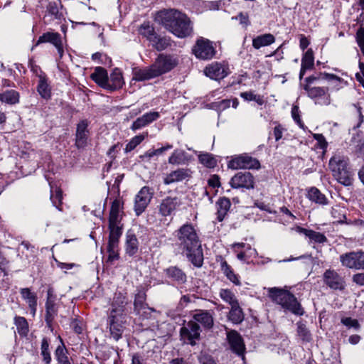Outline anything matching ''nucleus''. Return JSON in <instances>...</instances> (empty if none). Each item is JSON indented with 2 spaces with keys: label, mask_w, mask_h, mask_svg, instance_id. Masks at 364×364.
Here are the masks:
<instances>
[{
  "label": "nucleus",
  "mask_w": 364,
  "mask_h": 364,
  "mask_svg": "<svg viewBox=\"0 0 364 364\" xmlns=\"http://www.w3.org/2000/svg\"><path fill=\"white\" fill-rule=\"evenodd\" d=\"M341 323L348 328H353L358 330L360 328V324L356 319H353L350 317H345L341 318Z\"/></svg>",
  "instance_id": "59"
},
{
  "label": "nucleus",
  "mask_w": 364,
  "mask_h": 364,
  "mask_svg": "<svg viewBox=\"0 0 364 364\" xmlns=\"http://www.w3.org/2000/svg\"><path fill=\"white\" fill-rule=\"evenodd\" d=\"M307 197L310 200L320 205H326L327 203V198L325 195L321 193V191L315 187H312L309 189Z\"/></svg>",
  "instance_id": "39"
},
{
  "label": "nucleus",
  "mask_w": 364,
  "mask_h": 364,
  "mask_svg": "<svg viewBox=\"0 0 364 364\" xmlns=\"http://www.w3.org/2000/svg\"><path fill=\"white\" fill-rule=\"evenodd\" d=\"M348 163L349 159L347 156L338 154L330 159L328 166L332 174H334V168L337 169L339 168L338 171L340 172L350 168Z\"/></svg>",
  "instance_id": "20"
},
{
  "label": "nucleus",
  "mask_w": 364,
  "mask_h": 364,
  "mask_svg": "<svg viewBox=\"0 0 364 364\" xmlns=\"http://www.w3.org/2000/svg\"><path fill=\"white\" fill-rule=\"evenodd\" d=\"M228 319L235 324H239L244 320V314L239 304L231 306Z\"/></svg>",
  "instance_id": "37"
},
{
  "label": "nucleus",
  "mask_w": 364,
  "mask_h": 364,
  "mask_svg": "<svg viewBox=\"0 0 364 364\" xmlns=\"http://www.w3.org/2000/svg\"><path fill=\"white\" fill-rule=\"evenodd\" d=\"M181 204V200L178 197L166 196L161 200L158 206L159 213L164 217L170 216Z\"/></svg>",
  "instance_id": "13"
},
{
  "label": "nucleus",
  "mask_w": 364,
  "mask_h": 364,
  "mask_svg": "<svg viewBox=\"0 0 364 364\" xmlns=\"http://www.w3.org/2000/svg\"><path fill=\"white\" fill-rule=\"evenodd\" d=\"M88 123L86 120L80 121L77 125L75 133V146L78 149L84 148L87 145L88 136Z\"/></svg>",
  "instance_id": "18"
},
{
  "label": "nucleus",
  "mask_w": 364,
  "mask_h": 364,
  "mask_svg": "<svg viewBox=\"0 0 364 364\" xmlns=\"http://www.w3.org/2000/svg\"><path fill=\"white\" fill-rule=\"evenodd\" d=\"M61 40L60 35L58 33L47 32L41 36L34 46H37L41 43H50L53 46L58 45Z\"/></svg>",
  "instance_id": "36"
},
{
  "label": "nucleus",
  "mask_w": 364,
  "mask_h": 364,
  "mask_svg": "<svg viewBox=\"0 0 364 364\" xmlns=\"http://www.w3.org/2000/svg\"><path fill=\"white\" fill-rule=\"evenodd\" d=\"M166 276L178 284H184L186 282V274L177 267H170L164 270Z\"/></svg>",
  "instance_id": "24"
},
{
  "label": "nucleus",
  "mask_w": 364,
  "mask_h": 364,
  "mask_svg": "<svg viewBox=\"0 0 364 364\" xmlns=\"http://www.w3.org/2000/svg\"><path fill=\"white\" fill-rule=\"evenodd\" d=\"M139 249V242L136 235L128 232L127 235L125 250L129 256H134L136 254Z\"/></svg>",
  "instance_id": "31"
},
{
  "label": "nucleus",
  "mask_w": 364,
  "mask_h": 364,
  "mask_svg": "<svg viewBox=\"0 0 364 364\" xmlns=\"http://www.w3.org/2000/svg\"><path fill=\"white\" fill-rule=\"evenodd\" d=\"M180 333L185 342L191 345H195L196 341L198 340L200 338V326L197 323L190 321L186 326H183L181 328Z\"/></svg>",
  "instance_id": "14"
},
{
  "label": "nucleus",
  "mask_w": 364,
  "mask_h": 364,
  "mask_svg": "<svg viewBox=\"0 0 364 364\" xmlns=\"http://www.w3.org/2000/svg\"><path fill=\"white\" fill-rule=\"evenodd\" d=\"M20 95L14 90H6L0 93V102L9 105H16L19 102Z\"/></svg>",
  "instance_id": "34"
},
{
  "label": "nucleus",
  "mask_w": 364,
  "mask_h": 364,
  "mask_svg": "<svg viewBox=\"0 0 364 364\" xmlns=\"http://www.w3.org/2000/svg\"><path fill=\"white\" fill-rule=\"evenodd\" d=\"M231 205L230 200L228 198H221L216 202L217 220L221 222L224 220Z\"/></svg>",
  "instance_id": "30"
},
{
  "label": "nucleus",
  "mask_w": 364,
  "mask_h": 364,
  "mask_svg": "<svg viewBox=\"0 0 364 364\" xmlns=\"http://www.w3.org/2000/svg\"><path fill=\"white\" fill-rule=\"evenodd\" d=\"M275 41L274 36L271 33L258 36L252 40V46L255 49L271 45Z\"/></svg>",
  "instance_id": "33"
},
{
  "label": "nucleus",
  "mask_w": 364,
  "mask_h": 364,
  "mask_svg": "<svg viewBox=\"0 0 364 364\" xmlns=\"http://www.w3.org/2000/svg\"><path fill=\"white\" fill-rule=\"evenodd\" d=\"M144 139V136L141 134L134 136L126 145L125 151L129 152L134 150Z\"/></svg>",
  "instance_id": "56"
},
{
  "label": "nucleus",
  "mask_w": 364,
  "mask_h": 364,
  "mask_svg": "<svg viewBox=\"0 0 364 364\" xmlns=\"http://www.w3.org/2000/svg\"><path fill=\"white\" fill-rule=\"evenodd\" d=\"M90 77L99 86L106 90L108 80L107 70L102 67H96Z\"/></svg>",
  "instance_id": "28"
},
{
  "label": "nucleus",
  "mask_w": 364,
  "mask_h": 364,
  "mask_svg": "<svg viewBox=\"0 0 364 364\" xmlns=\"http://www.w3.org/2000/svg\"><path fill=\"white\" fill-rule=\"evenodd\" d=\"M154 20L178 38H184L191 36L193 33L191 20L178 10H161L156 14Z\"/></svg>",
  "instance_id": "2"
},
{
  "label": "nucleus",
  "mask_w": 364,
  "mask_h": 364,
  "mask_svg": "<svg viewBox=\"0 0 364 364\" xmlns=\"http://www.w3.org/2000/svg\"><path fill=\"white\" fill-rule=\"evenodd\" d=\"M119 210L120 201L116 199L112 202L111 205L109 217V223H111V225L119 223Z\"/></svg>",
  "instance_id": "41"
},
{
  "label": "nucleus",
  "mask_w": 364,
  "mask_h": 364,
  "mask_svg": "<svg viewBox=\"0 0 364 364\" xmlns=\"http://www.w3.org/2000/svg\"><path fill=\"white\" fill-rule=\"evenodd\" d=\"M343 266L349 269H364V252L353 251L340 256Z\"/></svg>",
  "instance_id": "6"
},
{
  "label": "nucleus",
  "mask_w": 364,
  "mask_h": 364,
  "mask_svg": "<svg viewBox=\"0 0 364 364\" xmlns=\"http://www.w3.org/2000/svg\"><path fill=\"white\" fill-rule=\"evenodd\" d=\"M160 117L158 112H150L143 114L141 117L137 118L132 124L131 129L136 131L140 129L151 122L157 120Z\"/></svg>",
  "instance_id": "19"
},
{
  "label": "nucleus",
  "mask_w": 364,
  "mask_h": 364,
  "mask_svg": "<svg viewBox=\"0 0 364 364\" xmlns=\"http://www.w3.org/2000/svg\"><path fill=\"white\" fill-rule=\"evenodd\" d=\"M107 250L108 252L107 262H112L119 258V242H108Z\"/></svg>",
  "instance_id": "45"
},
{
  "label": "nucleus",
  "mask_w": 364,
  "mask_h": 364,
  "mask_svg": "<svg viewBox=\"0 0 364 364\" xmlns=\"http://www.w3.org/2000/svg\"><path fill=\"white\" fill-rule=\"evenodd\" d=\"M156 77L152 65L145 68H134L133 70V80L136 81H144Z\"/></svg>",
  "instance_id": "26"
},
{
  "label": "nucleus",
  "mask_w": 364,
  "mask_h": 364,
  "mask_svg": "<svg viewBox=\"0 0 364 364\" xmlns=\"http://www.w3.org/2000/svg\"><path fill=\"white\" fill-rule=\"evenodd\" d=\"M227 340L230 350L238 356L244 358L245 345L240 334L235 330L228 331Z\"/></svg>",
  "instance_id": "12"
},
{
  "label": "nucleus",
  "mask_w": 364,
  "mask_h": 364,
  "mask_svg": "<svg viewBox=\"0 0 364 364\" xmlns=\"http://www.w3.org/2000/svg\"><path fill=\"white\" fill-rule=\"evenodd\" d=\"M269 296L281 305L284 309H288L296 315H303L304 310L296 297L288 291L282 290L276 287L269 288L268 290Z\"/></svg>",
  "instance_id": "4"
},
{
  "label": "nucleus",
  "mask_w": 364,
  "mask_h": 364,
  "mask_svg": "<svg viewBox=\"0 0 364 364\" xmlns=\"http://www.w3.org/2000/svg\"><path fill=\"white\" fill-rule=\"evenodd\" d=\"M220 297L230 306L239 304L235 294L228 289H221L219 292Z\"/></svg>",
  "instance_id": "42"
},
{
  "label": "nucleus",
  "mask_w": 364,
  "mask_h": 364,
  "mask_svg": "<svg viewBox=\"0 0 364 364\" xmlns=\"http://www.w3.org/2000/svg\"><path fill=\"white\" fill-rule=\"evenodd\" d=\"M230 184V186L235 189H253L255 188V177L250 172L240 171L232 177Z\"/></svg>",
  "instance_id": "8"
},
{
  "label": "nucleus",
  "mask_w": 364,
  "mask_h": 364,
  "mask_svg": "<svg viewBox=\"0 0 364 364\" xmlns=\"http://www.w3.org/2000/svg\"><path fill=\"white\" fill-rule=\"evenodd\" d=\"M15 324L17 328L18 333L21 336H26L28 332V325L24 317L16 316L15 318Z\"/></svg>",
  "instance_id": "49"
},
{
  "label": "nucleus",
  "mask_w": 364,
  "mask_h": 364,
  "mask_svg": "<svg viewBox=\"0 0 364 364\" xmlns=\"http://www.w3.org/2000/svg\"><path fill=\"white\" fill-rule=\"evenodd\" d=\"M191 176V171L188 168H178L166 174L164 178V183L170 185L184 180H188Z\"/></svg>",
  "instance_id": "15"
},
{
  "label": "nucleus",
  "mask_w": 364,
  "mask_h": 364,
  "mask_svg": "<svg viewBox=\"0 0 364 364\" xmlns=\"http://www.w3.org/2000/svg\"><path fill=\"white\" fill-rule=\"evenodd\" d=\"M62 199V191L60 188H56V189L55 190V194L53 193V191L51 190L50 200L53 205L55 206L60 210H61L60 208V205L61 204Z\"/></svg>",
  "instance_id": "57"
},
{
  "label": "nucleus",
  "mask_w": 364,
  "mask_h": 364,
  "mask_svg": "<svg viewBox=\"0 0 364 364\" xmlns=\"http://www.w3.org/2000/svg\"><path fill=\"white\" fill-rule=\"evenodd\" d=\"M58 314V306L55 300H49L46 302L45 320L48 326H50L55 316Z\"/></svg>",
  "instance_id": "32"
},
{
  "label": "nucleus",
  "mask_w": 364,
  "mask_h": 364,
  "mask_svg": "<svg viewBox=\"0 0 364 364\" xmlns=\"http://www.w3.org/2000/svg\"><path fill=\"white\" fill-rule=\"evenodd\" d=\"M55 357L59 364H71L68 356V351L64 346H58L55 351Z\"/></svg>",
  "instance_id": "43"
},
{
  "label": "nucleus",
  "mask_w": 364,
  "mask_h": 364,
  "mask_svg": "<svg viewBox=\"0 0 364 364\" xmlns=\"http://www.w3.org/2000/svg\"><path fill=\"white\" fill-rule=\"evenodd\" d=\"M41 354L45 364H50L51 362V356L49 351V343L46 338H43L41 341Z\"/></svg>",
  "instance_id": "48"
},
{
  "label": "nucleus",
  "mask_w": 364,
  "mask_h": 364,
  "mask_svg": "<svg viewBox=\"0 0 364 364\" xmlns=\"http://www.w3.org/2000/svg\"><path fill=\"white\" fill-rule=\"evenodd\" d=\"M299 232L304 234L311 241L316 243H324L327 241L326 237L319 232L312 230H307L303 228H299Z\"/></svg>",
  "instance_id": "38"
},
{
  "label": "nucleus",
  "mask_w": 364,
  "mask_h": 364,
  "mask_svg": "<svg viewBox=\"0 0 364 364\" xmlns=\"http://www.w3.org/2000/svg\"><path fill=\"white\" fill-rule=\"evenodd\" d=\"M217 261L220 262V269L226 277L235 285H240L241 283L238 276L235 274L232 268L228 264L227 261L221 256L217 259Z\"/></svg>",
  "instance_id": "25"
},
{
  "label": "nucleus",
  "mask_w": 364,
  "mask_h": 364,
  "mask_svg": "<svg viewBox=\"0 0 364 364\" xmlns=\"http://www.w3.org/2000/svg\"><path fill=\"white\" fill-rule=\"evenodd\" d=\"M200 162L208 168H213L216 166L217 161L210 154H203L198 156Z\"/></svg>",
  "instance_id": "53"
},
{
  "label": "nucleus",
  "mask_w": 364,
  "mask_h": 364,
  "mask_svg": "<svg viewBox=\"0 0 364 364\" xmlns=\"http://www.w3.org/2000/svg\"><path fill=\"white\" fill-rule=\"evenodd\" d=\"M196 57L202 60H208L215 55V49L209 40L200 38L193 48Z\"/></svg>",
  "instance_id": "10"
},
{
  "label": "nucleus",
  "mask_w": 364,
  "mask_h": 364,
  "mask_svg": "<svg viewBox=\"0 0 364 364\" xmlns=\"http://www.w3.org/2000/svg\"><path fill=\"white\" fill-rule=\"evenodd\" d=\"M341 210V208L338 206H336V208H333L332 210H331V215H332L333 218L338 219L337 221L338 223H343L344 221L343 219H346V217L344 214L340 213Z\"/></svg>",
  "instance_id": "62"
},
{
  "label": "nucleus",
  "mask_w": 364,
  "mask_h": 364,
  "mask_svg": "<svg viewBox=\"0 0 364 364\" xmlns=\"http://www.w3.org/2000/svg\"><path fill=\"white\" fill-rule=\"evenodd\" d=\"M109 240L108 242H119V238L122 234V228L119 226V223L111 225L109 223Z\"/></svg>",
  "instance_id": "47"
},
{
  "label": "nucleus",
  "mask_w": 364,
  "mask_h": 364,
  "mask_svg": "<svg viewBox=\"0 0 364 364\" xmlns=\"http://www.w3.org/2000/svg\"><path fill=\"white\" fill-rule=\"evenodd\" d=\"M153 193L148 186H144L136 194L134 200V210L137 215L141 214L150 203Z\"/></svg>",
  "instance_id": "11"
},
{
  "label": "nucleus",
  "mask_w": 364,
  "mask_h": 364,
  "mask_svg": "<svg viewBox=\"0 0 364 364\" xmlns=\"http://www.w3.org/2000/svg\"><path fill=\"white\" fill-rule=\"evenodd\" d=\"M153 48L159 51H161L171 46V39L168 37H161L157 33L153 37L152 40L149 42Z\"/></svg>",
  "instance_id": "35"
},
{
  "label": "nucleus",
  "mask_w": 364,
  "mask_h": 364,
  "mask_svg": "<svg viewBox=\"0 0 364 364\" xmlns=\"http://www.w3.org/2000/svg\"><path fill=\"white\" fill-rule=\"evenodd\" d=\"M231 104L233 108H237L239 105L238 100L237 98H234L232 100H223L220 102H215V106L218 110L223 111L230 107Z\"/></svg>",
  "instance_id": "50"
},
{
  "label": "nucleus",
  "mask_w": 364,
  "mask_h": 364,
  "mask_svg": "<svg viewBox=\"0 0 364 364\" xmlns=\"http://www.w3.org/2000/svg\"><path fill=\"white\" fill-rule=\"evenodd\" d=\"M177 245L195 267H200L203 263L201 242L193 225L186 223L176 231Z\"/></svg>",
  "instance_id": "1"
},
{
  "label": "nucleus",
  "mask_w": 364,
  "mask_h": 364,
  "mask_svg": "<svg viewBox=\"0 0 364 364\" xmlns=\"http://www.w3.org/2000/svg\"><path fill=\"white\" fill-rule=\"evenodd\" d=\"M304 89L306 92L308 97L315 100L316 104L328 105L331 103L328 87H311L309 85H304Z\"/></svg>",
  "instance_id": "7"
},
{
  "label": "nucleus",
  "mask_w": 364,
  "mask_h": 364,
  "mask_svg": "<svg viewBox=\"0 0 364 364\" xmlns=\"http://www.w3.org/2000/svg\"><path fill=\"white\" fill-rule=\"evenodd\" d=\"M228 166L232 169H259L260 163L257 159L247 154H241L232 159Z\"/></svg>",
  "instance_id": "9"
},
{
  "label": "nucleus",
  "mask_w": 364,
  "mask_h": 364,
  "mask_svg": "<svg viewBox=\"0 0 364 364\" xmlns=\"http://www.w3.org/2000/svg\"><path fill=\"white\" fill-rule=\"evenodd\" d=\"M185 151L175 150L168 158V163L171 164H180L184 159Z\"/></svg>",
  "instance_id": "54"
},
{
  "label": "nucleus",
  "mask_w": 364,
  "mask_h": 364,
  "mask_svg": "<svg viewBox=\"0 0 364 364\" xmlns=\"http://www.w3.org/2000/svg\"><path fill=\"white\" fill-rule=\"evenodd\" d=\"M124 84L122 75L119 70L114 69V71L108 76V80L106 90L109 91L120 89Z\"/></svg>",
  "instance_id": "22"
},
{
  "label": "nucleus",
  "mask_w": 364,
  "mask_h": 364,
  "mask_svg": "<svg viewBox=\"0 0 364 364\" xmlns=\"http://www.w3.org/2000/svg\"><path fill=\"white\" fill-rule=\"evenodd\" d=\"M291 116H292L294 120L297 123V124L300 127H304V124H303V123L300 119V116H299V109L297 106H294L291 108Z\"/></svg>",
  "instance_id": "63"
},
{
  "label": "nucleus",
  "mask_w": 364,
  "mask_h": 364,
  "mask_svg": "<svg viewBox=\"0 0 364 364\" xmlns=\"http://www.w3.org/2000/svg\"><path fill=\"white\" fill-rule=\"evenodd\" d=\"M146 300V294L144 292H139L136 294L134 306V311L137 314H141V311L147 309V304L145 303Z\"/></svg>",
  "instance_id": "44"
},
{
  "label": "nucleus",
  "mask_w": 364,
  "mask_h": 364,
  "mask_svg": "<svg viewBox=\"0 0 364 364\" xmlns=\"http://www.w3.org/2000/svg\"><path fill=\"white\" fill-rule=\"evenodd\" d=\"M178 65V59L171 55L160 54L151 65L156 77L170 72Z\"/></svg>",
  "instance_id": "5"
},
{
  "label": "nucleus",
  "mask_w": 364,
  "mask_h": 364,
  "mask_svg": "<svg viewBox=\"0 0 364 364\" xmlns=\"http://www.w3.org/2000/svg\"><path fill=\"white\" fill-rule=\"evenodd\" d=\"M274 124H276V125L272 130V133H270V134L274 136L276 141H279L282 139L283 133L286 129L280 124H277V122H274Z\"/></svg>",
  "instance_id": "58"
},
{
  "label": "nucleus",
  "mask_w": 364,
  "mask_h": 364,
  "mask_svg": "<svg viewBox=\"0 0 364 364\" xmlns=\"http://www.w3.org/2000/svg\"><path fill=\"white\" fill-rule=\"evenodd\" d=\"M232 19L238 20L240 23L245 28L247 27L250 24L248 15L242 12H240L235 17H232Z\"/></svg>",
  "instance_id": "61"
},
{
  "label": "nucleus",
  "mask_w": 364,
  "mask_h": 364,
  "mask_svg": "<svg viewBox=\"0 0 364 364\" xmlns=\"http://www.w3.org/2000/svg\"><path fill=\"white\" fill-rule=\"evenodd\" d=\"M139 33L145 37L149 42L152 40L153 37L155 36L156 33L152 26L149 22H145L141 25L139 29Z\"/></svg>",
  "instance_id": "46"
},
{
  "label": "nucleus",
  "mask_w": 364,
  "mask_h": 364,
  "mask_svg": "<svg viewBox=\"0 0 364 364\" xmlns=\"http://www.w3.org/2000/svg\"><path fill=\"white\" fill-rule=\"evenodd\" d=\"M194 322L199 323L205 329H210L213 326L214 320L213 314L207 310H198L193 315Z\"/></svg>",
  "instance_id": "21"
},
{
  "label": "nucleus",
  "mask_w": 364,
  "mask_h": 364,
  "mask_svg": "<svg viewBox=\"0 0 364 364\" xmlns=\"http://www.w3.org/2000/svg\"><path fill=\"white\" fill-rule=\"evenodd\" d=\"M38 84L37 91L41 97L45 100H48L51 97V87L48 83V79L45 74L38 75Z\"/></svg>",
  "instance_id": "23"
},
{
  "label": "nucleus",
  "mask_w": 364,
  "mask_h": 364,
  "mask_svg": "<svg viewBox=\"0 0 364 364\" xmlns=\"http://www.w3.org/2000/svg\"><path fill=\"white\" fill-rule=\"evenodd\" d=\"M356 41L364 55V28H360L356 33Z\"/></svg>",
  "instance_id": "60"
},
{
  "label": "nucleus",
  "mask_w": 364,
  "mask_h": 364,
  "mask_svg": "<svg viewBox=\"0 0 364 364\" xmlns=\"http://www.w3.org/2000/svg\"><path fill=\"white\" fill-rule=\"evenodd\" d=\"M323 281L331 289L336 290L344 289L343 278L334 270H326L323 274Z\"/></svg>",
  "instance_id": "16"
},
{
  "label": "nucleus",
  "mask_w": 364,
  "mask_h": 364,
  "mask_svg": "<svg viewBox=\"0 0 364 364\" xmlns=\"http://www.w3.org/2000/svg\"><path fill=\"white\" fill-rule=\"evenodd\" d=\"M297 334L300 338L304 341L309 342L311 340V333L306 325L299 322L297 323Z\"/></svg>",
  "instance_id": "52"
},
{
  "label": "nucleus",
  "mask_w": 364,
  "mask_h": 364,
  "mask_svg": "<svg viewBox=\"0 0 364 364\" xmlns=\"http://www.w3.org/2000/svg\"><path fill=\"white\" fill-rule=\"evenodd\" d=\"M206 76L210 78L219 80L225 77L228 74V68L218 63H212L205 69Z\"/></svg>",
  "instance_id": "17"
},
{
  "label": "nucleus",
  "mask_w": 364,
  "mask_h": 364,
  "mask_svg": "<svg viewBox=\"0 0 364 364\" xmlns=\"http://www.w3.org/2000/svg\"><path fill=\"white\" fill-rule=\"evenodd\" d=\"M20 292L23 299L27 302L31 310V314L33 316H34L37 310L36 294L33 292H31L28 288H23L21 289Z\"/></svg>",
  "instance_id": "27"
},
{
  "label": "nucleus",
  "mask_w": 364,
  "mask_h": 364,
  "mask_svg": "<svg viewBox=\"0 0 364 364\" xmlns=\"http://www.w3.org/2000/svg\"><path fill=\"white\" fill-rule=\"evenodd\" d=\"M314 64V52L311 48L307 50L301 59V65L309 69L312 68Z\"/></svg>",
  "instance_id": "51"
},
{
  "label": "nucleus",
  "mask_w": 364,
  "mask_h": 364,
  "mask_svg": "<svg viewBox=\"0 0 364 364\" xmlns=\"http://www.w3.org/2000/svg\"><path fill=\"white\" fill-rule=\"evenodd\" d=\"M127 304L125 297L121 294H115L112 308L107 317V326L112 338L115 341L121 338L124 331V311Z\"/></svg>",
  "instance_id": "3"
},
{
  "label": "nucleus",
  "mask_w": 364,
  "mask_h": 364,
  "mask_svg": "<svg viewBox=\"0 0 364 364\" xmlns=\"http://www.w3.org/2000/svg\"><path fill=\"white\" fill-rule=\"evenodd\" d=\"M240 97L247 101H255L259 105H262L264 103L262 97L259 95H255L252 92H241Z\"/></svg>",
  "instance_id": "55"
},
{
  "label": "nucleus",
  "mask_w": 364,
  "mask_h": 364,
  "mask_svg": "<svg viewBox=\"0 0 364 364\" xmlns=\"http://www.w3.org/2000/svg\"><path fill=\"white\" fill-rule=\"evenodd\" d=\"M48 12L55 19L63 17V9L61 1H50L48 6Z\"/></svg>",
  "instance_id": "40"
},
{
  "label": "nucleus",
  "mask_w": 364,
  "mask_h": 364,
  "mask_svg": "<svg viewBox=\"0 0 364 364\" xmlns=\"http://www.w3.org/2000/svg\"><path fill=\"white\" fill-rule=\"evenodd\" d=\"M314 138L318 141L320 148L326 149L328 146V143L325 139V137L321 134H314Z\"/></svg>",
  "instance_id": "64"
},
{
  "label": "nucleus",
  "mask_w": 364,
  "mask_h": 364,
  "mask_svg": "<svg viewBox=\"0 0 364 364\" xmlns=\"http://www.w3.org/2000/svg\"><path fill=\"white\" fill-rule=\"evenodd\" d=\"M339 168L337 169L334 168V174L333 176L334 178L341 184L348 186L353 183V173L350 168L343 171V172H340L338 171Z\"/></svg>",
  "instance_id": "29"
}]
</instances>
